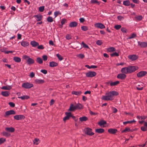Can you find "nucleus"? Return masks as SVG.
Listing matches in <instances>:
<instances>
[{
  "label": "nucleus",
  "mask_w": 147,
  "mask_h": 147,
  "mask_svg": "<svg viewBox=\"0 0 147 147\" xmlns=\"http://www.w3.org/2000/svg\"><path fill=\"white\" fill-rule=\"evenodd\" d=\"M47 20L48 22H52L53 21L52 18L50 16H49L47 18Z\"/></svg>",
  "instance_id": "obj_42"
},
{
  "label": "nucleus",
  "mask_w": 147,
  "mask_h": 147,
  "mask_svg": "<svg viewBox=\"0 0 147 147\" xmlns=\"http://www.w3.org/2000/svg\"><path fill=\"white\" fill-rule=\"evenodd\" d=\"M126 75L123 74H118L117 76L118 78L121 80H123L126 77Z\"/></svg>",
  "instance_id": "obj_14"
},
{
  "label": "nucleus",
  "mask_w": 147,
  "mask_h": 147,
  "mask_svg": "<svg viewBox=\"0 0 147 147\" xmlns=\"http://www.w3.org/2000/svg\"><path fill=\"white\" fill-rule=\"evenodd\" d=\"M15 114L16 112L14 111L11 110L5 112V116L6 117L11 115H15Z\"/></svg>",
  "instance_id": "obj_10"
},
{
  "label": "nucleus",
  "mask_w": 147,
  "mask_h": 147,
  "mask_svg": "<svg viewBox=\"0 0 147 147\" xmlns=\"http://www.w3.org/2000/svg\"><path fill=\"white\" fill-rule=\"evenodd\" d=\"M18 98H21L22 100H24L28 99L29 98V97L28 96L26 95L23 96H19Z\"/></svg>",
  "instance_id": "obj_33"
},
{
  "label": "nucleus",
  "mask_w": 147,
  "mask_h": 147,
  "mask_svg": "<svg viewBox=\"0 0 147 147\" xmlns=\"http://www.w3.org/2000/svg\"><path fill=\"white\" fill-rule=\"evenodd\" d=\"M107 51L109 52H112L116 51V49L113 47H110L108 48Z\"/></svg>",
  "instance_id": "obj_31"
},
{
  "label": "nucleus",
  "mask_w": 147,
  "mask_h": 147,
  "mask_svg": "<svg viewBox=\"0 0 147 147\" xmlns=\"http://www.w3.org/2000/svg\"><path fill=\"white\" fill-rule=\"evenodd\" d=\"M117 19L119 20H122L123 19H124V18H123V17L122 16H118L117 17Z\"/></svg>",
  "instance_id": "obj_62"
},
{
  "label": "nucleus",
  "mask_w": 147,
  "mask_h": 147,
  "mask_svg": "<svg viewBox=\"0 0 147 147\" xmlns=\"http://www.w3.org/2000/svg\"><path fill=\"white\" fill-rule=\"evenodd\" d=\"M13 60L16 62H20L21 61L20 58L18 57H14L13 58Z\"/></svg>",
  "instance_id": "obj_32"
},
{
  "label": "nucleus",
  "mask_w": 147,
  "mask_h": 147,
  "mask_svg": "<svg viewBox=\"0 0 147 147\" xmlns=\"http://www.w3.org/2000/svg\"><path fill=\"white\" fill-rule=\"evenodd\" d=\"M129 73H131L137 70L138 67L135 66H129L127 67Z\"/></svg>",
  "instance_id": "obj_4"
},
{
  "label": "nucleus",
  "mask_w": 147,
  "mask_h": 147,
  "mask_svg": "<svg viewBox=\"0 0 147 147\" xmlns=\"http://www.w3.org/2000/svg\"><path fill=\"white\" fill-rule=\"evenodd\" d=\"M118 94V93L115 91H111L106 93V95L102 96V98L105 100H112L114 99L113 97L117 96Z\"/></svg>",
  "instance_id": "obj_1"
},
{
  "label": "nucleus",
  "mask_w": 147,
  "mask_h": 147,
  "mask_svg": "<svg viewBox=\"0 0 147 147\" xmlns=\"http://www.w3.org/2000/svg\"><path fill=\"white\" fill-rule=\"evenodd\" d=\"M128 71L127 67H125L123 68L121 70V72L124 74L129 73V72Z\"/></svg>",
  "instance_id": "obj_17"
},
{
  "label": "nucleus",
  "mask_w": 147,
  "mask_h": 147,
  "mask_svg": "<svg viewBox=\"0 0 147 147\" xmlns=\"http://www.w3.org/2000/svg\"><path fill=\"white\" fill-rule=\"evenodd\" d=\"M72 93L76 95H80L81 94L82 92L80 91H73Z\"/></svg>",
  "instance_id": "obj_38"
},
{
  "label": "nucleus",
  "mask_w": 147,
  "mask_h": 147,
  "mask_svg": "<svg viewBox=\"0 0 147 147\" xmlns=\"http://www.w3.org/2000/svg\"><path fill=\"white\" fill-rule=\"evenodd\" d=\"M67 22V20L65 19H61V25H60V27L62 28L63 27V25L65 24V23Z\"/></svg>",
  "instance_id": "obj_34"
},
{
  "label": "nucleus",
  "mask_w": 147,
  "mask_h": 147,
  "mask_svg": "<svg viewBox=\"0 0 147 147\" xmlns=\"http://www.w3.org/2000/svg\"><path fill=\"white\" fill-rule=\"evenodd\" d=\"M121 30L122 32L124 33H126L127 31V30L126 28H121Z\"/></svg>",
  "instance_id": "obj_50"
},
{
  "label": "nucleus",
  "mask_w": 147,
  "mask_h": 147,
  "mask_svg": "<svg viewBox=\"0 0 147 147\" xmlns=\"http://www.w3.org/2000/svg\"><path fill=\"white\" fill-rule=\"evenodd\" d=\"M81 29L84 31H86L88 29V27L86 26H83L81 27Z\"/></svg>",
  "instance_id": "obj_40"
},
{
  "label": "nucleus",
  "mask_w": 147,
  "mask_h": 147,
  "mask_svg": "<svg viewBox=\"0 0 147 147\" xmlns=\"http://www.w3.org/2000/svg\"><path fill=\"white\" fill-rule=\"evenodd\" d=\"M36 61L39 63L41 64L43 63L42 60L40 57H38L36 59Z\"/></svg>",
  "instance_id": "obj_39"
},
{
  "label": "nucleus",
  "mask_w": 147,
  "mask_h": 147,
  "mask_svg": "<svg viewBox=\"0 0 147 147\" xmlns=\"http://www.w3.org/2000/svg\"><path fill=\"white\" fill-rule=\"evenodd\" d=\"M111 57L114 56H119V54L117 52H115L111 54Z\"/></svg>",
  "instance_id": "obj_45"
},
{
  "label": "nucleus",
  "mask_w": 147,
  "mask_h": 147,
  "mask_svg": "<svg viewBox=\"0 0 147 147\" xmlns=\"http://www.w3.org/2000/svg\"><path fill=\"white\" fill-rule=\"evenodd\" d=\"M91 2V3H96L98 5H99L100 4L99 2L97 1L96 0H92Z\"/></svg>",
  "instance_id": "obj_46"
},
{
  "label": "nucleus",
  "mask_w": 147,
  "mask_h": 147,
  "mask_svg": "<svg viewBox=\"0 0 147 147\" xmlns=\"http://www.w3.org/2000/svg\"><path fill=\"white\" fill-rule=\"evenodd\" d=\"M1 94L5 97H7L9 96L10 93L9 92L5 91H3L1 92Z\"/></svg>",
  "instance_id": "obj_26"
},
{
  "label": "nucleus",
  "mask_w": 147,
  "mask_h": 147,
  "mask_svg": "<svg viewBox=\"0 0 147 147\" xmlns=\"http://www.w3.org/2000/svg\"><path fill=\"white\" fill-rule=\"evenodd\" d=\"M77 22H70L69 24V26L70 27H76L78 25Z\"/></svg>",
  "instance_id": "obj_19"
},
{
  "label": "nucleus",
  "mask_w": 147,
  "mask_h": 147,
  "mask_svg": "<svg viewBox=\"0 0 147 147\" xmlns=\"http://www.w3.org/2000/svg\"><path fill=\"white\" fill-rule=\"evenodd\" d=\"M5 130L9 132H13L15 131L14 129L12 127H6L5 128Z\"/></svg>",
  "instance_id": "obj_20"
},
{
  "label": "nucleus",
  "mask_w": 147,
  "mask_h": 147,
  "mask_svg": "<svg viewBox=\"0 0 147 147\" xmlns=\"http://www.w3.org/2000/svg\"><path fill=\"white\" fill-rule=\"evenodd\" d=\"M92 129L88 128H86L84 129L85 134L90 136H92L94 134V133L92 132Z\"/></svg>",
  "instance_id": "obj_5"
},
{
  "label": "nucleus",
  "mask_w": 147,
  "mask_h": 147,
  "mask_svg": "<svg viewBox=\"0 0 147 147\" xmlns=\"http://www.w3.org/2000/svg\"><path fill=\"white\" fill-rule=\"evenodd\" d=\"M40 72L44 74H46L47 73V71L45 69H42L40 70Z\"/></svg>",
  "instance_id": "obj_64"
},
{
  "label": "nucleus",
  "mask_w": 147,
  "mask_h": 147,
  "mask_svg": "<svg viewBox=\"0 0 147 147\" xmlns=\"http://www.w3.org/2000/svg\"><path fill=\"white\" fill-rule=\"evenodd\" d=\"M119 83V81H116L114 82H111L110 83V85L111 86H115L118 84Z\"/></svg>",
  "instance_id": "obj_37"
},
{
  "label": "nucleus",
  "mask_w": 147,
  "mask_h": 147,
  "mask_svg": "<svg viewBox=\"0 0 147 147\" xmlns=\"http://www.w3.org/2000/svg\"><path fill=\"white\" fill-rule=\"evenodd\" d=\"M22 58L26 60V63L29 65L34 64V61L33 59L30 58L29 57L26 55H23Z\"/></svg>",
  "instance_id": "obj_2"
},
{
  "label": "nucleus",
  "mask_w": 147,
  "mask_h": 147,
  "mask_svg": "<svg viewBox=\"0 0 147 147\" xmlns=\"http://www.w3.org/2000/svg\"><path fill=\"white\" fill-rule=\"evenodd\" d=\"M56 55L59 60L61 61L63 59L62 57L59 54H57Z\"/></svg>",
  "instance_id": "obj_44"
},
{
  "label": "nucleus",
  "mask_w": 147,
  "mask_h": 147,
  "mask_svg": "<svg viewBox=\"0 0 147 147\" xmlns=\"http://www.w3.org/2000/svg\"><path fill=\"white\" fill-rule=\"evenodd\" d=\"M22 87L26 89H29L33 86V85L28 82L23 83L22 84Z\"/></svg>",
  "instance_id": "obj_3"
},
{
  "label": "nucleus",
  "mask_w": 147,
  "mask_h": 147,
  "mask_svg": "<svg viewBox=\"0 0 147 147\" xmlns=\"http://www.w3.org/2000/svg\"><path fill=\"white\" fill-rule=\"evenodd\" d=\"M79 20L80 22L81 23H82L85 21V19L83 18H80L79 19Z\"/></svg>",
  "instance_id": "obj_63"
},
{
  "label": "nucleus",
  "mask_w": 147,
  "mask_h": 147,
  "mask_svg": "<svg viewBox=\"0 0 147 147\" xmlns=\"http://www.w3.org/2000/svg\"><path fill=\"white\" fill-rule=\"evenodd\" d=\"M75 105L76 110L81 109L82 108V106L80 103L76 104Z\"/></svg>",
  "instance_id": "obj_29"
},
{
  "label": "nucleus",
  "mask_w": 147,
  "mask_h": 147,
  "mask_svg": "<svg viewBox=\"0 0 147 147\" xmlns=\"http://www.w3.org/2000/svg\"><path fill=\"white\" fill-rule=\"evenodd\" d=\"M9 104L11 107H14L15 106V104L12 102H9Z\"/></svg>",
  "instance_id": "obj_59"
},
{
  "label": "nucleus",
  "mask_w": 147,
  "mask_h": 147,
  "mask_svg": "<svg viewBox=\"0 0 147 147\" xmlns=\"http://www.w3.org/2000/svg\"><path fill=\"white\" fill-rule=\"evenodd\" d=\"M136 36V35L134 33H132L131 35L127 38V39H131L135 38Z\"/></svg>",
  "instance_id": "obj_41"
},
{
  "label": "nucleus",
  "mask_w": 147,
  "mask_h": 147,
  "mask_svg": "<svg viewBox=\"0 0 147 147\" xmlns=\"http://www.w3.org/2000/svg\"><path fill=\"white\" fill-rule=\"evenodd\" d=\"M112 109L113 113H115L117 111V109L113 107L112 108Z\"/></svg>",
  "instance_id": "obj_55"
},
{
  "label": "nucleus",
  "mask_w": 147,
  "mask_h": 147,
  "mask_svg": "<svg viewBox=\"0 0 147 147\" xmlns=\"http://www.w3.org/2000/svg\"><path fill=\"white\" fill-rule=\"evenodd\" d=\"M44 9L45 7L44 6H42L39 7V10L40 12H42L44 11Z\"/></svg>",
  "instance_id": "obj_48"
},
{
  "label": "nucleus",
  "mask_w": 147,
  "mask_h": 147,
  "mask_svg": "<svg viewBox=\"0 0 147 147\" xmlns=\"http://www.w3.org/2000/svg\"><path fill=\"white\" fill-rule=\"evenodd\" d=\"M42 58L43 59V60L44 61H46L47 59V57L46 55H44L42 56Z\"/></svg>",
  "instance_id": "obj_58"
},
{
  "label": "nucleus",
  "mask_w": 147,
  "mask_h": 147,
  "mask_svg": "<svg viewBox=\"0 0 147 147\" xmlns=\"http://www.w3.org/2000/svg\"><path fill=\"white\" fill-rule=\"evenodd\" d=\"M21 45L23 47L28 46L29 45V43L26 41H23L21 42Z\"/></svg>",
  "instance_id": "obj_25"
},
{
  "label": "nucleus",
  "mask_w": 147,
  "mask_h": 147,
  "mask_svg": "<svg viewBox=\"0 0 147 147\" xmlns=\"http://www.w3.org/2000/svg\"><path fill=\"white\" fill-rule=\"evenodd\" d=\"M96 44L98 45H100L102 44V41L100 40H98L96 42Z\"/></svg>",
  "instance_id": "obj_54"
},
{
  "label": "nucleus",
  "mask_w": 147,
  "mask_h": 147,
  "mask_svg": "<svg viewBox=\"0 0 147 147\" xmlns=\"http://www.w3.org/2000/svg\"><path fill=\"white\" fill-rule=\"evenodd\" d=\"M104 131V129L102 128L97 129H95V132L98 134L102 133Z\"/></svg>",
  "instance_id": "obj_27"
},
{
  "label": "nucleus",
  "mask_w": 147,
  "mask_h": 147,
  "mask_svg": "<svg viewBox=\"0 0 147 147\" xmlns=\"http://www.w3.org/2000/svg\"><path fill=\"white\" fill-rule=\"evenodd\" d=\"M58 65V64L56 62L52 61L50 62L49 65L51 67H53L56 66Z\"/></svg>",
  "instance_id": "obj_28"
},
{
  "label": "nucleus",
  "mask_w": 147,
  "mask_h": 147,
  "mask_svg": "<svg viewBox=\"0 0 147 147\" xmlns=\"http://www.w3.org/2000/svg\"><path fill=\"white\" fill-rule=\"evenodd\" d=\"M5 141V139L3 138H1L0 139V144L3 143Z\"/></svg>",
  "instance_id": "obj_51"
},
{
  "label": "nucleus",
  "mask_w": 147,
  "mask_h": 147,
  "mask_svg": "<svg viewBox=\"0 0 147 147\" xmlns=\"http://www.w3.org/2000/svg\"><path fill=\"white\" fill-rule=\"evenodd\" d=\"M98 124L101 127H104V125L106 124V122L105 121L103 120H101L98 123Z\"/></svg>",
  "instance_id": "obj_22"
},
{
  "label": "nucleus",
  "mask_w": 147,
  "mask_h": 147,
  "mask_svg": "<svg viewBox=\"0 0 147 147\" xmlns=\"http://www.w3.org/2000/svg\"><path fill=\"white\" fill-rule=\"evenodd\" d=\"M96 75V73L94 71H89L86 74V76L88 77H92Z\"/></svg>",
  "instance_id": "obj_7"
},
{
  "label": "nucleus",
  "mask_w": 147,
  "mask_h": 147,
  "mask_svg": "<svg viewBox=\"0 0 147 147\" xmlns=\"http://www.w3.org/2000/svg\"><path fill=\"white\" fill-rule=\"evenodd\" d=\"M39 141V139L37 138H35L34 139V140L33 141L34 144L36 145H37L38 144V141Z\"/></svg>",
  "instance_id": "obj_43"
},
{
  "label": "nucleus",
  "mask_w": 147,
  "mask_h": 147,
  "mask_svg": "<svg viewBox=\"0 0 147 147\" xmlns=\"http://www.w3.org/2000/svg\"><path fill=\"white\" fill-rule=\"evenodd\" d=\"M12 88V86L11 85L9 86L7 85V86H3L1 88L2 89L5 90H9L11 89Z\"/></svg>",
  "instance_id": "obj_23"
},
{
  "label": "nucleus",
  "mask_w": 147,
  "mask_h": 147,
  "mask_svg": "<svg viewBox=\"0 0 147 147\" xmlns=\"http://www.w3.org/2000/svg\"><path fill=\"white\" fill-rule=\"evenodd\" d=\"M95 26L98 28H100V29H103L105 28V26L102 24L101 23H97L95 24Z\"/></svg>",
  "instance_id": "obj_11"
},
{
  "label": "nucleus",
  "mask_w": 147,
  "mask_h": 147,
  "mask_svg": "<svg viewBox=\"0 0 147 147\" xmlns=\"http://www.w3.org/2000/svg\"><path fill=\"white\" fill-rule=\"evenodd\" d=\"M59 13V11H56L54 13V15L55 16V18L56 17Z\"/></svg>",
  "instance_id": "obj_61"
},
{
  "label": "nucleus",
  "mask_w": 147,
  "mask_h": 147,
  "mask_svg": "<svg viewBox=\"0 0 147 147\" xmlns=\"http://www.w3.org/2000/svg\"><path fill=\"white\" fill-rule=\"evenodd\" d=\"M35 82L36 84H42L44 82V80L41 79H36L35 80Z\"/></svg>",
  "instance_id": "obj_21"
},
{
  "label": "nucleus",
  "mask_w": 147,
  "mask_h": 147,
  "mask_svg": "<svg viewBox=\"0 0 147 147\" xmlns=\"http://www.w3.org/2000/svg\"><path fill=\"white\" fill-rule=\"evenodd\" d=\"M65 114L66 116H65L63 119V121L65 122L66 120L69 119L71 116V112H66Z\"/></svg>",
  "instance_id": "obj_9"
},
{
  "label": "nucleus",
  "mask_w": 147,
  "mask_h": 147,
  "mask_svg": "<svg viewBox=\"0 0 147 147\" xmlns=\"http://www.w3.org/2000/svg\"><path fill=\"white\" fill-rule=\"evenodd\" d=\"M131 131V130H130V129L129 128L126 127L124 130L122 131V133H123V132H126V131Z\"/></svg>",
  "instance_id": "obj_49"
},
{
  "label": "nucleus",
  "mask_w": 147,
  "mask_h": 147,
  "mask_svg": "<svg viewBox=\"0 0 147 147\" xmlns=\"http://www.w3.org/2000/svg\"><path fill=\"white\" fill-rule=\"evenodd\" d=\"M147 127L144 125V126L141 127V129L143 131H145L147 130Z\"/></svg>",
  "instance_id": "obj_53"
},
{
  "label": "nucleus",
  "mask_w": 147,
  "mask_h": 147,
  "mask_svg": "<svg viewBox=\"0 0 147 147\" xmlns=\"http://www.w3.org/2000/svg\"><path fill=\"white\" fill-rule=\"evenodd\" d=\"M147 74V72L146 71H141L137 74V76L138 78H142L145 76Z\"/></svg>",
  "instance_id": "obj_6"
},
{
  "label": "nucleus",
  "mask_w": 147,
  "mask_h": 147,
  "mask_svg": "<svg viewBox=\"0 0 147 147\" xmlns=\"http://www.w3.org/2000/svg\"><path fill=\"white\" fill-rule=\"evenodd\" d=\"M81 45L83 47H84L87 48H89V47L88 45H86L84 42H82L81 43Z\"/></svg>",
  "instance_id": "obj_47"
},
{
  "label": "nucleus",
  "mask_w": 147,
  "mask_h": 147,
  "mask_svg": "<svg viewBox=\"0 0 147 147\" xmlns=\"http://www.w3.org/2000/svg\"><path fill=\"white\" fill-rule=\"evenodd\" d=\"M85 66L88 69H91V68L94 69V68H96L97 67V66L93 65H91L90 66H89L88 65H85Z\"/></svg>",
  "instance_id": "obj_36"
},
{
  "label": "nucleus",
  "mask_w": 147,
  "mask_h": 147,
  "mask_svg": "<svg viewBox=\"0 0 147 147\" xmlns=\"http://www.w3.org/2000/svg\"><path fill=\"white\" fill-rule=\"evenodd\" d=\"M138 45L140 47L145 48L147 47V42H138Z\"/></svg>",
  "instance_id": "obj_8"
},
{
  "label": "nucleus",
  "mask_w": 147,
  "mask_h": 147,
  "mask_svg": "<svg viewBox=\"0 0 147 147\" xmlns=\"http://www.w3.org/2000/svg\"><path fill=\"white\" fill-rule=\"evenodd\" d=\"M25 117L22 115H16L14 116V118L17 120L24 119Z\"/></svg>",
  "instance_id": "obj_13"
},
{
  "label": "nucleus",
  "mask_w": 147,
  "mask_h": 147,
  "mask_svg": "<svg viewBox=\"0 0 147 147\" xmlns=\"http://www.w3.org/2000/svg\"><path fill=\"white\" fill-rule=\"evenodd\" d=\"M117 130L116 129H110L108 130V132L109 133L111 134H115L117 131Z\"/></svg>",
  "instance_id": "obj_18"
},
{
  "label": "nucleus",
  "mask_w": 147,
  "mask_h": 147,
  "mask_svg": "<svg viewBox=\"0 0 147 147\" xmlns=\"http://www.w3.org/2000/svg\"><path fill=\"white\" fill-rule=\"evenodd\" d=\"M88 119V118L85 116L79 118L80 121L81 122L86 121H87Z\"/></svg>",
  "instance_id": "obj_30"
},
{
  "label": "nucleus",
  "mask_w": 147,
  "mask_h": 147,
  "mask_svg": "<svg viewBox=\"0 0 147 147\" xmlns=\"http://www.w3.org/2000/svg\"><path fill=\"white\" fill-rule=\"evenodd\" d=\"M123 4L126 6H128L130 5V2L129 0L124 1L123 2Z\"/></svg>",
  "instance_id": "obj_35"
},
{
  "label": "nucleus",
  "mask_w": 147,
  "mask_h": 147,
  "mask_svg": "<svg viewBox=\"0 0 147 147\" xmlns=\"http://www.w3.org/2000/svg\"><path fill=\"white\" fill-rule=\"evenodd\" d=\"M76 110L75 105L73 104H71L68 110L69 111H73Z\"/></svg>",
  "instance_id": "obj_15"
},
{
  "label": "nucleus",
  "mask_w": 147,
  "mask_h": 147,
  "mask_svg": "<svg viewBox=\"0 0 147 147\" xmlns=\"http://www.w3.org/2000/svg\"><path fill=\"white\" fill-rule=\"evenodd\" d=\"M78 56L81 59H83L84 57V55L82 54H80L78 55Z\"/></svg>",
  "instance_id": "obj_60"
},
{
  "label": "nucleus",
  "mask_w": 147,
  "mask_h": 147,
  "mask_svg": "<svg viewBox=\"0 0 147 147\" xmlns=\"http://www.w3.org/2000/svg\"><path fill=\"white\" fill-rule=\"evenodd\" d=\"M136 18L138 20H140L142 19V17L141 16H138L136 17Z\"/></svg>",
  "instance_id": "obj_56"
},
{
  "label": "nucleus",
  "mask_w": 147,
  "mask_h": 147,
  "mask_svg": "<svg viewBox=\"0 0 147 147\" xmlns=\"http://www.w3.org/2000/svg\"><path fill=\"white\" fill-rule=\"evenodd\" d=\"M30 43L33 47H36L39 45V43L35 41H31Z\"/></svg>",
  "instance_id": "obj_24"
},
{
  "label": "nucleus",
  "mask_w": 147,
  "mask_h": 147,
  "mask_svg": "<svg viewBox=\"0 0 147 147\" xmlns=\"http://www.w3.org/2000/svg\"><path fill=\"white\" fill-rule=\"evenodd\" d=\"M37 22L40 21L42 19V16L40 15H37L33 16Z\"/></svg>",
  "instance_id": "obj_12"
},
{
  "label": "nucleus",
  "mask_w": 147,
  "mask_h": 147,
  "mask_svg": "<svg viewBox=\"0 0 147 147\" xmlns=\"http://www.w3.org/2000/svg\"><path fill=\"white\" fill-rule=\"evenodd\" d=\"M121 27V25H117L115 26L114 28L116 30H118Z\"/></svg>",
  "instance_id": "obj_52"
},
{
  "label": "nucleus",
  "mask_w": 147,
  "mask_h": 147,
  "mask_svg": "<svg viewBox=\"0 0 147 147\" xmlns=\"http://www.w3.org/2000/svg\"><path fill=\"white\" fill-rule=\"evenodd\" d=\"M129 58L132 61H134L138 58V56L136 55H132L128 56Z\"/></svg>",
  "instance_id": "obj_16"
},
{
  "label": "nucleus",
  "mask_w": 147,
  "mask_h": 147,
  "mask_svg": "<svg viewBox=\"0 0 147 147\" xmlns=\"http://www.w3.org/2000/svg\"><path fill=\"white\" fill-rule=\"evenodd\" d=\"M66 38L67 40H69L71 39V36L69 34H67L66 36Z\"/></svg>",
  "instance_id": "obj_57"
}]
</instances>
